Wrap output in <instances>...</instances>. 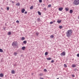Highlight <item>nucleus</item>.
<instances>
[{"instance_id":"obj_29","label":"nucleus","mask_w":79,"mask_h":79,"mask_svg":"<svg viewBox=\"0 0 79 79\" xmlns=\"http://www.w3.org/2000/svg\"><path fill=\"white\" fill-rule=\"evenodd\" d=\"M39 2L40 3H42V0H39Z\"/></svg>"},{"instance_id":"obj_36","label":"nucleus","mask_w":79,"mask_h":79,"mask_svg":"<svg viewBox=\"0 0 79 79\" xmlns=\"http://www.w3.org/2000/svg\"><path fill=\"white\" fill-rule=\"evenodd\" d=\"M51 63H54V60H52L51 61Z\"/></svg>"},{"instance_id":"obj_44","label":"nucleus","mask_w":79,"mask_h":79,"mask_svg":"<svg viewBox=\"0 0 79 79\" xmlns=\"http://www.w3.org/2000/svg\"><path fill=\"white\" fill-rule=\"evenodd\" d=\"M78 19H79V16L78 17Z\"/></svg>"},{"instance_id":"obj_5","label":"nucleus","mask_w":79,"mask_h":79,"mask_svg":"<svg viewBox=\"0 0 79 79\" xmlns=\"http://www.w3.org/2000/svg\"><path fill=\"white\" fill-rule=\"evenodd\" d=\"M58 10L60 11H61L63 10V7H60L59 8Z\"/></svg>"},{"instance_id":"obj_23","label":"nucleus","mask_w":79,"mask_h":79,"mask_svg":"<svg viewBox=\"0 0 79 79\" xmlns=\"http://www.w3.org/2000/svg\"><path fill=\"white\" fill-rule=\"evenodd\" d=\"M43 73H41L40 74L39 76H43Z\"/></svg>"},{"instance_id":"obj_16","label":"nucleus","mask_w":79,"mask_h":79,"mask_svg":"<svg viewBox=\"0 0 79 79\" xmlns=\"http://www.w3.org/2000/svg\"><path fill=\"white\" fill-rule=\"evenodd\" d=\"M23 44H26V43H27V41H24L23 42Z\"/></svg>"},{"instance_id":"obj_38","label":"nucleus","mask_w":79,"mask_h":79,"mask_svg":"<svg viewBox=\"0 0 79 79\" xmlns=\"http://www.w3.org/2000/svg\"><path fill=\"white\" fill-rule=\"evenodd\" d=\"M6 27H4L3 28V29L4 30V31H5V29H6Z\"/></svg>"},{"instance_id":"obj_33","label":"nucleus","mask_w":79,"mask_h":79,"mask_svg":"<svg viewBox=\"0 0 79 79\" xmlns=\"http://www.w3.org/2000/svg\"><path fill=\"white\" fill-rule=\"evenodd\" d=\"M9 9H10V8L9 7H7V10H9Z\"/></svg>"},{"instance_id":"obj_42","label":"nucleus","mask_w":79,"mask_h":79,"mask_svg":"<svg viewBox=\"0 0 79 79\" xmlns=\"http://www.w3.org/2000/svg\"><path fill=\"white\" fill-rule=\"evenodd\" d=\"M73 77H74V75H72Z\"/></svg>"},{"instance_id":"obj_35","label":"nucleus","mask_w":79,"mask_h":79,"mask_svg":"<svg viewBox=\"0 0 79 79\" xmlns=\"http://www.w3.org/2000/svg\"><path fill=\"white\" fill-rule=\"evenodd\" d=\"M14 55H15V56H16V55H17V53L16 52H15L14 53Z\"/></svg>"},{"instance_id":"obj_6","label":"nucleus","mask_w":79,"mask_h":79,"mask_svg":"<svg viewBox=\"0 0 79 79\" xmlns=\"http://www.w3.org/2000/svg\"><path fill=\"white\" fill-rule=\"evenodd\" d=\"M4 76V75H3V74L2 73L0 74V77H3Z\"/></svg>"},{"instance_id":"obj_18","label":"nucleus","mask_w":79,"mask_h":79,"mask_svg":"<svg viewBox=\"0 0 79 79\" xmlns=\"http://www.w3.org/2000/svg\"><path fill=\"white\" fill-rule=\"evenodd\" d=\"M75 67H76V65L75 64L72 65V68H75Z\"/></svg>"},{"instance_id":"obj_21","label":"nucleus","mask_w":79,"mask_h":79,"mask_svg":"<svg viewBox=\"0 0 79 79\" xmlns=\"http://www.w3.org/2000/svg\"><path fill=\"white\" fill-rule=\"evenodd\" d=\"M47 60H51V58L49 57L47 58Z\"/></svg>"},{"instance_id":"obj_3","label":"nucleus","mask_w":79,"mask_h":79,"mask_svg":"<svg viewBox=\"0 0 79 79\" xmlns=\"http://www.w3.org/2000/svg\"><path fill=\"white\" fill-rule=\"evenodd\" d=\"M65 55L66 53L64 51L62 52V53L60 54L61 56H65Z\"/></svg>"},{"instance_id":"obj_28","label":"nucleus","mask_w":79,"mask_h":79,"mask_svg":"<svg viewBox=\"0 0 79 79\" xmlns=\"http://www.w3.org/2000/svg\"><path fill=\"white\" fill-rule=\"evenodd\" d=\"M54 37V36L53 35H51L50 36L51 38H53Z\"/></svg>"},{"instance_id":"obj_12","label":"nucleus","mask_w":79,"mask_h":79,"mask_svg":"<svg viewBox=\"0 0 79 79\" xmlns=\"http://www.w3.org/2000/svg\"><path fill=\"white\" fill-rule=\"evenodd\" d=\"M70 13H72L73 12V11L72 10H70L69 11Z\"/></svg>"},{"instance_id":"obj_34","label":"nucleus","mask_w":79,"mask_h":79,"mask_svg":"<svg viewBox=\"0 0 79 79\" xmlns=\"http://www.w3.org/2000/svg\"><path fill=\"white\" fill-rule=\"evenodd\" d=\"M16 23H19V21L18 20H17L16 21Z\"/></svg>"},{"instance_id":"obj_14","label":"nucleus","mask_w":79,"mask_h":79,"mask_svg":"<svg viewBox=\"0 0 79 79\" xmlns=\"http://www.w3.org/2000/svg\"><path fill=\"white\" fill-rule=\"evenodd\" d=\"M34 7V6H31L30 7V10H32V9L33 8V7Z\"/></svg>"},{"instance_id":"obj_1","label":"nucleus","mask_w":79,"mask_h":79,"mask_svg":"<svg viewBox=\"0 0 79 79\" xmlns=\"http://www.w3.org/2000/svg\"><path fill=\"white\" fill-rule=\"evenodd\" d=\"M72 33H73V31H72V30H68L66 33V36H67L68 37H70L72 34Z\"/></svg>"},{"instance_id":"obj_2","label":"nucleus","mask_w":79,"mask_h":79,"mask_svg":"<svg viewBox=\"0 0 79 79\" xmlns=\"http://www.w3.org/2000/svg\"><path fill=\"white\" fill-rule=\"evenodd\" d=\"M74 5H79V0H75L73 2Z\"/></svg>"},{"instance_id":"obj_7","label":"nucleus","mask_w":79,"mask_h":79,"mask_svg":"<svg viewBox=\"0 0 79 79\" xmlns=\"http://www.w3.org/2000/svg\"><path fill=\"white\" fill-rule=\"evenodd\" d=\"M62 21V20H58L57 21V22L58 23H59V24H60V23H61V21Z\"/></svg>"},{"instance_id":"obj_9","label":"nucleus","mask_w":79,"mask_h":79,"mask_svg":"<svg viewBox=\"0 0 79 79\" xmlns=\"http://www.w3.org/2000/svg\"><path fill=\"white\" fill-rule=\"evenodd\" d=\"M25 48H26V47L24 46L22 48V50H25Z\"/></svg>"},{"instance_id":"obj_8","label":"nucleus","mask_w":79,"mask_h":79,"mask_svg":"<svg viewBox=\"0 0 79 79\" xmlns=\"http://www.w3.org/2000/svg\"><path fill=\"white\" fill-rule=\"evenodd\" d=\"M25 11V9H23L22 10V13H24V12Z\"/></svg>"},{"instance_id":"obj_26","label":"nucleus","mask_w":79,"mask_h":79,"mask_svg":"<svg viewBox=\"0 0 79 79\" xmlns=\"http://www.w3.org/2000/svg\"><path fill=\"white\" fill-rule=\"evenodd\" d=\"M59 27L60 29H62L63 27H62V26H60Z\"/></svg>"},{"instance_id":"obj_15","label":"nucleus","mask_w":79,"mask_h":79,"mask_svg":"<svg viewBox=\"0 0 79 79\" xmlns=\"http://www.w3.org/2000/svg\"><path fill=\"white\" fill-rule=\"evenodd\" d=\"M11 32H9L8 33V35H11Z\"/></svg>"},{"instance_id":"obj_10","label":"nucleus","mask_w":79,"mask_h":79,"mask_svg":"<svg viewBox=\"0 0 79 79\" xmlns=\"http://www.w3.org/2000/svg\"><path fill=\"white\" fill-rule=\"evenodd\" d=\"M16 6H19L20 5V3H19V2H18L16 4Z\"/></svg>"},{"instance_id":"obj_27","label":"nucleus","mask_w":79,"mask_h":79,"mask_svg":"<svg viewBox=\"0 0 79 79\" xmlns=\"http://www.w3.org/2000/svg\"><path fill=\"white\" fill-rule=\"evenodd\" d=\"M45 55H48V52H46L45 53Z\"/></svg>"},{"instance_id":"obj_17","label":"nucleus","mask_w":79,"mask_h":79,"mask_svg":"<svg viewBox=\"0 0 79 79\" xmlns=\"http://www.w3.org/2000/svg\"><path fill=\"white\" fill-rule=\"evenodd\" d=\"M51 6H52V5L51 4H49L48 5V7L49 8H50Z\"/></svg>"},{"instance_id":"obj_45","label":"nucleus","mask_w":79,"mask_h":79,"mask_svg":"<svg viewBox=\"0 0 79 79\" xmlns=\"http://www.w3.org/2000/svg\"><path fill=\"white\" fill-rule=\"evenodd\" d=\"M43 5H44V6H45V4H43Z\"/></svg>"},{"instance_id":"obj_11","label":"nucleus","mask_w":79,"mask_h":79,"mask_svg":"<svg viewBox=\"0 0 79 79\" xmlns=\"http://www.w3.org/2000/svg\"><path fill=\"white\" fill-rule=\"evenodd\" d=\"M12 74H15V70H12L11 71Z\"/></svg>"},{"instance_id":"obj_25","label":"nucleus","mask_w":79,"mask_h":79,"mask_svg":"<svg viewBox=\"0 0 79 79\" xmlns=\"http://www.w3.org/2000/svg\"><path fill=\"white\" fill-rule=\"evenodd\" d=\"M3 50L2 49H0V52H3Z\"/></svg>"},{"instance_id":"obj_31","label":"nucleus","mask_w":79,"mask_h":79,"mask_svg":"<svg viewBox=\"0 0 79 79\" xmlns=\"http://www.w3.org/2000/svg\"><path fill=\"white\" fill-rule=\"evenodd\" d=\"M44 72H47V69H44Z\"/></svg>"},{"instance_id":"obj_24","label":"nucleus","mask_w":79,"mask_h":79,"mask_svg":"<svg viewBox=\"0 0 79 79\" xmlns=\"http://www.w3.org/2000/svg\"><path fill=\"white\" fill-rule=\"evenodd\" d=\"M24 39H25V38H24V37H22V40H24Z\"/></svg>"},{"instance_id":"obj_30","label":"nucleus","mask_w":79,"mask_h":79,"mask_svg":"<svg viewBox=\"0 0 79 79\" xmlns=\"http://www.w3.org/2000/svg\"><path fill=\"white\" fill-rule=\"evenodd\" d=\"M50 23L51 24H53V22H51Z\"/></svg>"},{"instance_id":"obj_19","label":"nucleus","mask_w":79,"mask_h":79,"mask_svg":"<svg viewBox=\"0 0 79 79\" xmlns=\"http://www.w3.org/2000/svg\"><path fill=\"white\" fill-rule=\"evenodd\" d=\"M38 15H41V13L39 11L38 12Z\"/></svg>"},{"instance_id":"obj_4","label":"nucleus","mask_w":79,"mask_h":79,"mask_svg":"<svg viewBox=\"0 0 79 79\" xmlns=\"http://www.w3.org/2000/svg\"><path fill=\"white\" fill-rule=\"evenodd\" d=\"M12 46H17V43H16L13 42L12 44Z\"/></svg>"},{"instance_id":"obj_40","label":"nucleus","mask_w":79,"mask_h":79,"mask_svg":"<svg viewBox=\"0 0 79 79\" xmlns=\"http://www.w3.org/2000/svg\"><path fill=\"white\" fill-rule=\"evenodd\" d=\"M12 2V3H15V2H13V1H11Z\"/></svg>"},{"instance_id":"obj_46","label":"nucleus","mask_w":79,"mask_h":79,"mask_svg":"<svg viewBox=\"0 0 79 79\" xmlns=\"http://www.w3.org/2000/svg\"><path fill=\"white\" fill-rule=\"evenodd\" d=\"M57 79H59V78H57Z\"/></svg>"},{"instance_id":"obj_22","label":"nucleus","mask_w":79,"mask_h":79,"mask_svg":"<svg viewBox=\"0 0 79 79\" xmlns=\"http://www.w3.org/2000/svg\"><path fill=\"white\" fill-rule=\"evenodd\" d=\"M64 67H65V68L67 67V65H66V64H64Z\"/></svg>"},{"instance_id":"obj_13","label":"nucleus","mask_w":79,"mask_h":79,"mask_svg":"<svg viewBox=\"0 0 79 79\" xmlns=\"http://www.w3.org/2000/svg\"><path fill=\"white\" fill-rule=\"evenodd\" d=\"M37 21L38 22H39V21H40V19L39 18H38L37 19Z\"/></svg>"},{"instance_id":"obj_39","label":"nucleus","mask_w":79,"mask_h":79,"mask_svg":"<svg viewBox=\"0 0 79 79\" xmlns=\"http://www.w3.org/2000/svg\"><path fill=\"white\" fill-rule=\"evenodd\" d=\"M77 56H78V57H79V54H77Z\"/></svg>"},{"instance_id":"obj_37","label":"nucleus","mask_w":79,"mask_h":79,"mask_svg":"<svg viewBox=\"0 0 79 79\" xmlns=\"http://www.w3.org/2000/svg\"><path fill=\"white\" fill-rule=\"evenodd\" d=\"M27 11H25L24 12V14H27Z\"/></svg>"},{"instance_id":"obj_43","label":"nucleus","mask_w":79,"mask_h":79,"mask_svg":"<svg viewBox=\"0 0 79 79\" xmlns=\"http://www.w3.org/2000/svg\"><path fill=\"white\" fill-rule=\"evenodd\" d=\"M1 9L2 10H3V8H1Z\"/></svg>"},{"instance_id":"obj_41","label":"nucleus","mask_w":79,"mask_h":79,"mask_svg":"<svg viewBox=\"0 0 79 79\" xmlns=\"http://www.w3.org/2000/svg\"><path fill=\"white\" fill-rule=\"evenodd\" d=\"M44 10H47V9H46V8H44Z\"/></svg>"},{"instance_id":"obj_20","label":"nucleus","mask_w":79,"mask_h":79,"mask_svg":"<svg viewBox=\"0 0 79 79\" xmlns=\"http://www.w3.org/2000/svg\"><path fill=\"white\" fill-rule=\"evenodd\" d=\"M39 34V33L38 32H37L36 33V35H38Z\"/></svg>"},{"instance_id":"obj_47","label":"nucleus","mask_w":79,"mask_h":79,"mask_svg":"<svg viewBox=\"0 0 79 79\" xmlns=\"http://www.w3.org/2000/svg\"><path fill=\"white\" fill-rule=\"evenodd\" d=\"M47 0V1H48V0Z\"/></svg>"},{"instance_id":"obj_32","label":"nucleus","mask_w":79,"mask_h":79,"mask_svg":"<svg viewBox=\"0 0 79 79\" xmlns=\"http://www.w3.org/2000/svg\"><path fill=\"white\" fill-rule=\"evenodd\" d=\"M65 10L67 11H68L69 9H68V8H65Z\"/></svg>"}]
</instances>
